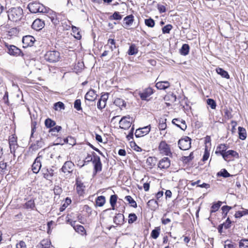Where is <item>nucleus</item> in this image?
Returning a JSON list of instances; mask_svg holds the SVG:
<instances>
[{"label": "nucleus", "mask_w": 248, "mask_h": 248, "mask_svg": "<svg viewBox=\"0 0 248 248\" xmlns=\"http://www.w3.org/2000/svg\"><path fill=\"white\" fill-rule=\"evenodd\" d=\"M8 19L13 22L20 20L23 16V9L20 7H12L7 12Z\"/></svg>", "instance_id": "obj_1"}, {"label": "nucleus", "mask_w": 248, "mask_h": 248, "mask_svg": "<svg viewBox=\"0 0 248 248\" xmlns=\"http://www.w3.org/2000/svg\"><path fill=\"white\" fill-rule=\"evenodd\" d=\"M28 9L32 13L47 12V8L44 5L37 1L30 2L28 5Z\"/></svg>", "instance_id": "obj_2"}, {"label": "nucleus", "mask_w": 248, "mask_h": 248, "mask_svg": "<svg viewBox=\"0 0 248 248\" xmlns=\"http://www.w3.org/2000/svg\"><path fill=\"white\" fill-rule=\"evenodd\" d=\"M45 59L49 62H56L60 59V53L56 50L48 51L44 56Z\"/></svg>", "instance_id": "obj_3"}, {"label": "nucleus", "mask_w": 248, "mask_h": 248, "mask_svg": "<svg viewBox=\"0 0 248 248\" xmlns=\"http://www.w3.org/2000/svg\"><path fill=\"white\" fill-rule=\"evenodd\" d=\"M44 153L43 151L40 152L38 153V156L35 159L32 165V170L35 173H37L41 169V160L43 158V154Z\"/></svg>", "instance_id": "obj_4"}, {"label": "nucleus", "mask_w": 248, "mask_h": 248, "mask_svg": "<svg viewBox=\"0 0 248 248\" xmlns=\"http://www.w3.org/2000/svg\"><path fill=\"white\" fill-rule=\"evenodd\" d=\"M133 122V118L129 115L123 117L119 122L120 127L124 130L128 129Z\"/></svg>", "instance_id": "obj_5"}, {"label": "nucleus", "mask_w": 248, "mask_h": 248, "mask_svg": "<svg viewBox=\"0 0 248 248\" xmlns=\"http://www.w3.org/2000/svg\"><path fill=\"white\" fill-rule=\"evenodd\" d=\"M178 144L180 149L186 150L191 147V139L188 137H185L178 141Z\"/></svg>", "instance_id": "obj_6"}, {"label": "nucleus", "mask_w": 248, "mask_h": 248, "mask_svg": "<svg viewBox=\"0 0 248 248\" xmlns=\"http://www.w3.org/2000/svg\"><path fill=\"white\" fill-rule=\"evenodd\" d=\"M158 149L160 153L164 155L170 156L171 155L170 145L165 141H161L160 142Z\"/></svg>", "instance_id": "obj_7"}, {"label": "nucleus", "mask_w": 248, "mask_h": 248, "mask_svg": "<svg viewBox=\"0 0 248 248\" xmlns=\"http://www.w3.org/2000/svg\"><path fill=\"white\" fill-rule=\"evenodd\" d=\"M93 155L94 157L93 160L94 164V174H95L102 170V163L99 156L96 155L94 152L93 153Z\"/></svg>", "instance_id": "obj_8"}, {"label": "nucleus", "mask_w": 248, "mask_h": 248, "mask_svg": "<svg viewBox=\"0 0 248 248\" xmlns=\"http://www.w3.org/2000/svg\"><path fill=\"white\" fill-rule=\"evenodd\" d=\"M150 125L144 126L142 128H139L136 130L135 133V136L137 138H140L147 135L150 131Z\"/></svg>", "instance_id": "obj_9"}, {"label": "nucleus", "mask_w": 248, "mask_h": 248, "mask_svg": "<svg viewBox=\"0 0 248 248\" xmlns=\"http://www.w3.org/2000/svg\"><path fill=\"white\" fill-rule=\"evenodd\" d=\"M5 46L7 48L8 53L10 55L18 56L21 53L20 49L14 45H8L7 43L5 44Z\"/></svg>", "instance_id": "obj_10"}, {"label": "nucleus", "mask_w": 248, "mask_h": 248, "mask_svg": "<svg viewBox=\"0 0 248 248\" xmlns=\"http://www.w3.org/2000/svg\"><path fill=\"white\" fill-rule=\"evenodd\" d=\"M108 93H107L101 95L97 103V108L99 109L104 108L106 105V102L108 99Z\"/></svg>", "instance_id": "obj_11"}, {"label": "nucleus", "mask_w": 248, "mask_h": 248, "mask_svg": "<svg viewBox=\"0 0 248 248\" xmlns=\"http://www.w3.org/2000/svg\"><path fill=\"white\" fill-rule=\"evenodd\" d=\"M45 26V22L39 18L35 19L31 25L32 28L37 31L42 30Z\"/></svg>", "instance_id": "obj_12"}, {"label": "nucleus", "mask_w": 248, "mask_h": 248, "mask_svg": "<svg viewBox=\"0 0 248 248\" xmlns=\"http://www.w3.org/2000/svg\"><path fill=\"white\" fill-rule=\"evenodd\" d=\"M35 41V38L31 35H26L22 38V43L25 45L24 47L33 46Z\"/></svg>", "instance_id": "obj_13"}, {"label": "nucleus", "mask_w": 248, "mask_h": 248, "mask_svg": "<svg viewBox=\"0 0 248 248\" xmlns=\"http://www.w3.org/2000/svg\"><path fill=\"white\" fill-rule=\"evenodd\" d=\"M153 93V89L151 88H147L142 92L139 93V95L142 100H146L147 98Z\"/></svg>", "instance_id": "obj_14"}, {"label": "nucleus", "mask_w": 248, "mask_h": 248, "mask_svg": "<svg viewBox=\"0 0 248 248\" xmlns=\"http://www.w3.org/2000/svg\"><path fill=\"white\" fill-rule=\"evenodd\" d=\"M74 164L71 161H66L63 165L62 170L64 173H70L72 171Z\"/></svg>", "instance_id": "obj_15"}, {"label": "nucleus", "mask_w": 248, "mask_h": 248, "mask_svg": "<svg viewBox=\"0 0 248 248\" xmlns=\"http://www.w3.org/2000/svg\"><path fill=\"white\" fill-rule=\"evenodd\" d=\"M172 123L183 130H185L187 126L184 120L175 118L172 120Z\"/></svg>", "instance_id": "obj_16"}, {"label": "nucleus", "mask_w": 248, "mask_h": 248, "mask_svg": "<svg viewBox=\"0 0 248 248\" xmlns=\"http://www.w3.org/2000/svg\"><path fill=\"white\" fill-rule=\"evenodd\" d=\"M170 165V160L168 157H164L160 160L158 166L160 169H167Z\"/></svg>", "instance_id": "obj_17"}, {"label": "nucleus", "mask_w": 248, "mask_h": 248, "mask_svg": "<svg viewBox=\"0 0 248 248\" xmlns=\"http://www.w3.org/2000/svg\"><path fill=\"white\" fill-rule=\"evenodd\" d=\"M97 95L95 91L93 89L90 90L85 94V98L90 101H93L96 98Z\"/></svg>", "instance_id": "obj_18"}, {"label": "nucleus", "mask_w": 248, "mask_h": 248, "mask_svg": "<svg viewBox=\"0 0 248 248\" xmlns=\"http://www.w3.org/2000/svg\"><path fill=\"white\" fill-rule=\"evenodd\" d=\"M230 156L232 157H238V154L233 151V150H229L228 151H226L223 155H222V157L224 158V159L226 161L227 160L228 158H230Z\"/></svg>", "instance_id": "obj_19"}, {"label": "nucleus", "mask_w": 248, "mask_h": 248, "mask_svg": "<svg viewBox=\"0 0 248 248\" xmlns=\"http://www.w3.org/2000/svg\"><path fill=\"white\" fill-rule=\"evenodd\" d=\"M76 190L79 195H82L84 193L85 186L83 183L79 180H76Z\"/></svg>", "instance_id": "obj_20"}, {"label": "nucleus", "mask_w": 248, "mask_h": 248, "mask_svg": "<svg viewBox=\"0 0 248 248\" xmlns=\"http://www.w3.org/2000/svg\"><path fill=\"white\" fill-rule=\"evenodd\" d=\"M170 86V83L167 81H158L156 83V87L159 90H165Z\"/></svg>", "instance_id": "obj_21"}, {"label": "nucleus", "mask_w": 248, "mask_h": 248, "mask_svg": "<svg viewBox=\"0 0 248 248\" xmlns=\"http://www.w3.org/2000/svg\"><path fill=\"white\" fill-rule=\"evenodd\" d=\"M44 146V140L40 138L39 140H37L35 143L31 144V148L33 150H37L38 149L43 147Z\"/></svg>", "instance_id": "obj_22"}, {"label": "nucleus", "mask_w": 248, "mask_h": 248, "mask_svg": "<svg viewBox=\"0 0 248 248\" xmlns=\"http://www.w3.org/2000/svg\"><path fill=\"white\" fill-rule=\"evenodd\" d=\"M114 223L117 225L123 224L124 221V216L122 214H118L113 218Z\"/></svg>", "instance_id": "obj_23"}, {"label": "nucleus", "mask_w": 248, "mask_h": 248, "mask_svg": "<svg viewBox=\"0 0 248 248\" xmlns=\"http://www.w3.org/2000/svg\"><path fill=\"white\" fill-rule=\"evenodd\" d=\"M44 177L48 180H50L53 175V170L52 169L43 170Z\"/></svg>", "instance_id": "obj_24"}, {"label": "nucleus", "mask_w": 248, "mask_h": 248, "mask_svg": "<svg viewBox=\"0 0 248 248\" xmlns=\"http://www.w3.org/2000/svg\"><path fill=\"white\" fill-rule=\"evenodd\" d=\"M124 21L126 27H129L134 22V16L132 15L127 16L124 18Z\"/></svg>", "instance_id": "obj_25"}, {"label": "nucleus", "mask_w": 248, "mask_h": 248, "mask_svg": "<svg viewBox=\"0 0 248 248\" xmlns=\"http://www.w3.org/2000/svg\"><path fill=\"white\" fill-rule=\"evenodd\" d=\"M227 149V147L225 144H220L217 147L215 154L217 155L219 154L222 156V155L225 153Z\"/></svg>", "instance_id": "obj_26"}, {"label": "nucleus", "mask_w": 248, "mask_h": 248, "mask_svg": "<svg viewBox=\"0 0 248 248\" xmlns=\"http://www.w3.org/2000/svg\"><path fill=\"white\" fill-rule=\"evenodd\" d=\"M216 72L218 74L220 75L222 78H224L227 79H229L230 78V76L228 73L221 68H217L216 69Z\"/></svg>", "instance_id": "obj_27"}, {"label": "nucleus", "mask_w": 248, "mask_h": 248, "mask_svg": "<svg viewBox=\"0 0 248 248\" xmlns=\"http://www.w3.org/2000/svg\"><path fill=\"white\" fill-rule=\"evenodd\" d=\"M16 142V140L14 137L9 140V146L11 153H14L15 152L16 148L17 147Z\"/></svg>", "instance_id": "obj_28"}, {"label": "nucleus", "mask_w": 248, "mask_h": 248, "mask_svg": "<svg viewBox=\"0 0 248 248\" xmlns=\"http://www.w3.org/2000/svg\"><path fill=\"white\" fill-rule=\"evenodd\" d=\"M147 205L152 210H155L158 208V202L156 200L151 199L147 202Z\"/></svg>", "instance_id": "obj_29"}, {"label": "nucleus", "mask_w": 248, "mask_h": 248, "mask_svg": "<svg viewBox=\"0 0 248 248\" xmlns=\"http://www.w3.org/2000/svg\"><path fill=\"white\" fill-rule=\"evenodd\" d=\"M50 242L47 239H44L38 245V248H50Z\"/></svg>", "instance_id": "obj_30"}, {"label": "nucleus", "mask_w": 248, "mask_h": 248, "mask_svg": "<svg viewBox=\"0 0 248 248\" xmlns=\"http://www.w3.org/2000/svg\"><path fill=\"white\" fill-rule=\"evenodd\" d=\"M238 134L240 139L244 140L247 138V133L246 129L242 127H238Z\"/></svg>", "instance_id": "obj_31"}, {"label": "nucleus", "mask_w": 248, "mask_h": 248, "mask_svg": "<svg viewBox=\"0 0 248 248\" xmlns=\"http://www.w3.org/2000/svg\"><path fill=\"white\" fill-rule=\"evenodd\" d=\"M189 51V46L188 44H184L181 49H180V53L182 55L184 56H186L187 55Z\"/></svg>", "instance_id": "obj_32"}, {"label": "nucleus", "mask_w": 248, "mask_h": 248, "mask_svg": "<svg viewBox=\"0 0 248 248\" xmlns=\"http://www.w3.org/2000/svg\"><path fill=\"white\" fill-rule=\"evenodd\" d=\"M106 202L105 197L103 196H100L97 198L96 200V205L101 207L104 205Z\"/></svg>", "instance_id": "obj_33"}, {"label": "nucleus", "mask_w": 248, "mask_h": 248, "mask_svg": "<svg viewBox=\"0 0 248 248\" xmlns=\"http://www.w3.org/2000/svg\"><path fill=\"white\" fill-rule=\"evenodd\" d=\"M138 49L135 44H132L129 48L127 53L129 55H134L137 54Z\"/></svg>", "instance_id": "obj_34"}, {"label": "nucleus", "mask_w": 248, "mask_h": 248, "mask_svg": "<svg viewBox=\"0 0 248 248\" xmlns=\"http://www.w3.org/2000/svg\"><path fill=\"white\" fill-rule=\"evenodd\" d=\"M72 31L73 33L74 34V36L77 39H80L81 38V35L80 33V31H79V28L74 26H72Z\"/></svg>", "instance_id": "obj_35"}, {"label": "nucleus", "mask_w": 248, "mask_h": 248, "mask_svg": "<svg viewBox=\"0 0 248 248\" xmlns=\"http://www.w3.org/2000/svg\"><path fill=\"white\" fill-rule=\"evenodd\" d=\"M222 202L218 201L217 203H214L211 207V210H210V214H212L213 213L217 211L221 205Z\"/></svg>", "instance_id": "obj_36"}, {"label": "nucleus", "mask_w": 248, "mask_h": 248, "mask_svg": "<svg viewBox=\"0 0 248 248\" xmlns=\"http://www.w3.org/2000/svg\"><path fill=\"white\" fill-rule=\"evenodd\" d=\"M24 207L26 209H33L35 207V203L34 200H30L28 201L24 205Z\"/></svg>", "instance_id": "obj_37"}, {"label": "nucleus", "mask_w": 248, "mask_h": 248, "mask_svg": "<svg viewBox=\"0 0 248 248\" xmlns=\"http://www.w3.org/2000/svg\"><path fill=\"white\" fill-rule=\"evenodd\" d=\"M114 104L119 107H125L126 105L125 101L123 99L118 98L115 99Z\"/></svg>", "instance_id": "obj_38"}, {"label": "nucleus", "mask_w": 248, "mask_h": 248, "mask_svg": "<svg viewBox=\"0 0 248 248\" xmlns=\"http://www.w3.org/2000/svg\"><path fill=\"white\" fill-rule=\"evenodd\" d=\"M74 229L77 232L80 233L82 235L85 233V230L83 226L81 225H78L74 226Z\"/></svg>", "instance_id": "obj_39"}, {"label": "nucleus", "mask_w": 248, "mask_h": 248, "mask_svg": "<svg viewBox=\"0 0 248 248\" xmlns=\"http://www.w3.org/2000/svg\"><path fill=\"white\" fill-rule=\"evenodd\" d=\"M125 199L128 202L131 206L135 208L137 207V205L136 202L133 200V199L130 196H126L125 197Z\"/></svg>", "instance_id": "obj_40"}, {"label": "nucleus", "mask_w": 248, "mask_h": 248, "mask_svg": "<svg viewBox=\"0 0 248 248\" xmlns=\"http://www.w3.org/2000/svg\"><path fill=\"white\" fill-rule=\"evenodd\" d=\"M117 200V196L116 195H113L110 198V204L113 210L114 209V207L116 204Z\"/></svg>", "instance_id": "obj_41"}, {"label": "nucleus", "mask_w": 248, "mask_h": 248, "mask_svg": "<svg viewBox=\"0 0 248 248\" xmlns=\"http://www.w3.org/2000/svg\"><path fill=\"white\" fill-rule=\"evenodd\" d=\"M200 183H201V181L198 180L196 182H192L191 183V185L192 186H195V185H198V186L201 187H204L206 188H208L210 187V185L208 184L203 183L202 184H200Z\"/></svg>", "instance_id": "obj_42"}, {"label": "nucleus", "mask_w": 248, "mask_h": 248, "mask_svg": "<svg viewBox=\"0 0 248 248\" xmlns=\"http://www.w3.org/2000/svg\"><path fill=\"white\" fill-rule=\"evenodd\" d=\"M45 125L47 128L52 127L54 126L56 124L55 122L54 121H52L51 119H49V118L46 119L45 120Z\"/></svg>", "instance_id": "obj_43"}, {"label": "nucleus", "mask_w": 248, "mask_h": 248, "mask_svg": "<svg viewBox=\"0 0 248 248\" xmlns=\"http://www.w3.org/2000/svg\"><path fill=\"white\" fill-rule=\"evenodd\" d=\"M54 108L56 110L64 109V105L62 102H58L54 104Z\"/></svg>", "instance_id": "obj_44"}, {"label": "nucleus", "mask_w": 248, "mask_h": 248, "mask_svg": "<svg viewBox=\"0 0 248 248\" xmlns=\"http://www.w3.org/2000/svg\"><path fill=\"white\" fill-rule=\"evenodd\" d=\"M145 24L147 26L150 28L154 27L155 24L154 20L151 18L145 19Z\"/></svg>", "instance_id": "obj_45"}, {"label": "nucleus", "mask_w": 248, "mask_h": 248, "mask_svg": "<svg viewBox=\"0 0 248 248\" xmlns=\"http://www.w3.org/2000/svg\"><path fill=\"white\" fill-rule=\"evenodd\" d=\"M107 45H109V48L111 51H113L116 48L115 41L113 39H109L108 40Z\"/></svg>", "instance_id": "obj_46"}, {"label": "nucleus", "mask_w": 248, "mask_h": 248, "mask_svg": "<svg viewBox=\"0 0 248 248\" xmlns=\"http://www.w3.org/2000/svg\"><path fill=\"white\" fill-rule=\"evenodd\" d=\"M159 231L160 229L158 227L156 228L155 229L153 230L151 232V236L152 238L154 239H156L159 236Z\"/></svg>", "instance_id": "obj_47"}, {"label": "nucleus", "mask_w": 248, "mask_h": 248, "mask_svg": "<svg viewBox=\"0 0 248 248\" xmlns=\"http://www.w3.org/2000/svg\"><path fill=\"white\" fill-rule=\"evenodd\" d=\"M52 22L55 25H57L59 23L60 20L58 18L56 13H53L52 16L50 17Z\"/></svg>", "instance_id": "obj_48"}, {"label": "nucleus", "mask_w": 248, "mask_h": 248, "mask_svg": "<svg viewBox=\"0 0 248 248\" xmlns=\"http://www.w3.org/2000/svg\"><path fill=\"white\" fill-rule=\"evenodd\" d=\"M172 26L170 24H168L162 28V32L164 34L165 33H169L170 31L172 29Z\"/></svg>", "instance_id": "obj_49"}, {"label": "nucleus", "mask_w": 248, "mask_h": 248, "mask_svg": "<svg viewBox=\"0 0 248 248\" xmlns=\"http://www.w3.org/2000/svg\"><path fill=\"white\" fill-rule=\"evenodd\" d=\"M240 248H248V239H243L239 242Z\"/></svg>", "instance_id": "obj_50"}, {"label": "nucleus", "mask_w": 248, "mask_h": 248, "mask_svg": "<svg viewBox=\"0 0 248 248\" xmlns=\"http://www.w3.org/2000/svg\"><path fill=\"white\" fill-rule=\"evenodd\" d=\"M122 18V16L121 15L119 12H115L113 14L110 16V19L115 20H121Z\"/></svg>", "instance_id": "obj_51"}, {"label": "nucleus", "mask_w": 248, "mask_h": 248, "mask_svg": "<svg viewBox=\"0 0 248 248\" xmlns=\"http://www.w3.org/2000/svg\"><path fill=\"white\" fill-rule=\"evenodd\" d=\"M128 218V223L131 224L137 220V217L135 214H130Z\"/></svg>", "instance_id": "obj_52"}, {"label": "nucleus", "mask_w": 248, "mask_h": 248, "mask_svg": "<svg viewBox=\"0 0 248 248\" xmlns=\"http://www.w3.org/2000/svg\"><path fill=\"white\" fill-rule=\"evenodd\" d=\"M207 104L210 106L212 109H215L216 108V102L212 99H208L207 100Z\"/></svg>", "instance_id": "obj_53"}, {"label": "nucleus", "mask_w": 248, "mask_h": 248, "mask_svg": "<svg viewBox=\"0 0 248 248\" xmlns=\"http://www.w3.org/2000/svg\"><path fill=\"white\" fill-rule=\"evenodd\" d=\"M62 129L61 126L57 125L49 130V132L53 135H55L57 133L59 132Z\"/></svg>", "instance_id": "obj_54"}, {"label": "nucleus", "mask_w": 248, "mask_h": 248, "mask_svg": "<svg viewBox=\"0 0 248 248\" xmlns=\"http://www.w3.org/2000/svg\"><path fill=\"white\" fill-rule=\"evenodd\" d=\"M64 143H69L70 145H73L75 144V141L72 137H68L63 140V143L62 144H63Z\"/></svg>", "instance_id": "obj_55"}, {"label": "nucleus", "mask_w": 248, "mask_h": 248, "mask_svg": "<svg viewBox=\"0 0 248 248\" xmlns=\"http://www.w3.org/2000/svg\"><path fill=\"white\" fill-rule=\"evenodd\" d=\"M218 175H219L224 178H227L230 176V173L225 169H223L221 171L218 172Z\"/></svg>", "instance_id": "obj_56"}, {"label": "nucleus", "mask_w": 248, "mask_h": 248, "mask_svg": "<svg viewBox=\"0 0 248 248\" xmlns=\"http://www.w3.org/2000/svg\"><path fill=\"white\" fill-rule=\"evenodd\" d=\"M74 108L77 110H80L81 109V101L79 99H77L74 102Z\"/></svg>", "instance_id": "obj_57"}, {"label": "nucleus", "mask_w": 248, "mask_h": 248, "mask_svg": "<svg viewBox=\"0 0 248 248\" xmlns=\"http://www.w3.org/2000/svg\"><path fill=\"white\" fill-rule=\"evenodd\" d=\"M210 153L207 150V147H205L204 155L202 157V160L203 161H206L209 157Z\"/></svg>", "instance_id": "obj_58"}, {"label": "nucleus", "mask_w": 248, "mask_h": 248, "mask_svg": "<svg viewBox=\"0 0 248 248\" xmlns=\"http://www.w3.org/2000/svg\"><path fill=\"white\" fill-rule=\"evenodd\" d=\"M155 160V158L149 157L147 159L146 163L148 165H150L151 166H154L155 165V163L154 162V161Z\"/></svg>", "instance_id": "obj_59"}, {"label": "nucleus", "mask_w": 248, "mask_h": 248, "mask_svg": "<svg viewBox=\"0 0 248 248\" xmlns=\"http://www.w3.org/2000/svg\"><path fill=\"white\" fill-rule=\"evenodd\" d=\"M231 221L229 217L227 218L226 222L222 224L226 229H229L231 227Z\"/></svg>", "instance_id": "obj_60"}, {"label": "nucleus", "mask_w": 248, "mask_h": 248, "mask_svg": "<svg viewBox=\"0 0 248 248\" xmlns=\"http://www.w3.org/2000/svg\"><path fill=\"white\" fill-rule=\"evenodd\" d=\"M191 155H192V153H191L190 154V155L188 156H184L182 157V161L186 163L188 162H189L190 160H191L192 159V157H191Z\"/></svg>", "instance_id": "obj_61"}, {"label": "nucleus", "mask_w": 248, "mask_h": 248, "mask_svg": "<svg viewBox=\"0 0 248 248\" xmlns=\"http://www.w3.org/2000/svg\"><path fill=\"white\" fill-rule=\"evenodd\" d=\"M16 248H26L25 243L22 241H20L16 244Z\"/></svg>", "instance_id": "obj_62"}, {"label": "nucleus", "mask_w": 248, "mask_h": 248, "mask_svg": "<svg viewBox=\"0 0 248 248\" xmlns=\"http://www.w3.org/2000/svg\"><path fill=\"white\" fill-rule=\"evenodd\" d=\"M157 9L160 13H164L166 12V8L164 5L158 4Z\"/></svg>", "instance_id": "obj_63"}, {"label": "nucleus", "mask_w": 248, "mask_h": 248, "mask_svg": "<svg viewBox=\"0 0 248 248\" xmlns=\"http://www.w3.org/2000/svg\"><path fill=\"white\" fill-rule=\"evenodd\" d=\"M7 163L3 161L0 162V169L2 171H4L6 169Z\"/></svg>", "instance_id": "obj_64"}]
</instances>
